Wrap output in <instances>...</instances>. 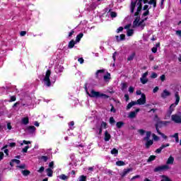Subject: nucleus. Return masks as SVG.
<instances>
[{"mask_svg":"<svg viewBox=\"0 0 181 181\" xmlns=\"http://www.w3.org/2000/svg\"><path fill=\"white\" fill-rule=\"evenodd\" d=\"M68 124L69 127V129H68V131H70V129L71 131H73V129H74V127H74V121L70 122L69 123H68Z\"/></svg>","mask_w":181,"mask_h":181,"instance_id":"29","label":"nucleus"},{"mask_svg":"<svg viewBox=\"0 0 181 181\" xmlns=\"http://www.w3.org/2000/svg\"><path fill=\"white\" fill-rule=\"evenodd\" d=\"M110 153L112 155H118V150L115 148L111 150Z\"/></svg>","mask_w":181,"mask_h":181,"instance_id":"36","label":"nucleus"},{"mask_svg":"<svg viewBox=\"0 0 181 181\" xmlns=\"http://www.w3.org/2000/svg\"><path fill=\"white\" fill-rule=\"evenodd\" d=\"M136 16L134 21L136 22H139V21H141V16H139V14L138 16Z\"/></svg>","mask_w":181,"mask_h":181,"instance_id":"56","label":"nucleus"},{"mask_svg":"<svg viewBox=\"0 0 181 181\" xmlns=\"http://www.w3.org/2000/svg\"><path fill=\"white\" fill-rule=\"evenodd\" d=\"M148 4L153 5V7L156 8V0H150L148 1Z\"/></svg>","mask_w":181,"mask_h":181,"instance_id":"37","label":"nucleus"},{"mask_svg":"<svg viewBox=\"0 0 181 181\" xmlns=\"http://www.w3.org/2000/svg\"><path fill=\"white\" fill-rule=\"evenodd\" d=\"M132 28H139V21H134Z\"/></svg>","mask_w":181,"mask_h":181,"instance_id":"38","label":"nucleus"},{"mask_svg":"<svg viewBox=\"0 0 181 181\" xmlns=\"http://www.w3.org/2000/svg\"><path fill=\"white\" fill-rule=\"evenodd\" d=\"M152 136L154 141H158L159 139V136H156L155 134H153Z\"/></svg>","mask_w":181,"mask_h":181,"instance_id":"60","label":"nucleus"},{"mask_svg":"<svg viewBox=\"0 0 181 181\" xmlns=\"http://www.w3.org/2000/svg\"><path fill=\"white\" fill-rule=\"evenodd\" d=\"M21 173H22L23 176H29V175H30V170H21Z\"/></svg>","mask_w":181,"mask_h":181,"instance_id":"24","label":"nucleus"},{"mask_svg":"<svg viewBox=\"0 0 181 181\" xmlns=\"http://www.w3.org/2000/svg\"><path fill=\"white\" fill-rule=\"evenodd\" d=\"M121 87H122V90H125L126 88H127L128 85H127V83H122L121 84Z\"/></svg>","mask_w":181,"mask_h":181,"instance_id":"49","label":"nucleus"},{"mask_svg":"<svg viewBox=\"0 0 181 181\" xmlns=\"http://www.w3.org/2000/svg\"><path fill=\"white\" fill-rule=\"evenodd\" d=\"M40 160H43V162H46L47 160H49V157H47V156H42Z\"/></svg>","mask_w":181,"mask_h":181,"instance_id":"43","label":"nucleus"},{"mask_svg":"<svg viewBox=\"0 0 181 181\" xmlns=\"http://www.w3.org/2000/svg\"><path fill=\"white\" fill-rule=\"evenodd\" d=\"M111 139V134L108 133V131H105V142H108Z\"/></svg>","mask_w":181,"mask_h":181,"instance_id":"17","label":"nucleus"},{"mask_svg":"<svg viewBox=\"0 0 181 181\" xmlns=\"http://www.w3.org/2000/svg\"><path fill=\"white\" fill-rule=\"evenodd\" d=\"M158 47H159V43H157L156 45V47L151 49V51L153 52V53H156V52H158Z\"/></svg>","mask_w":181,"mask_h":181,"instance_id":"33","label":"nucleus"},{"mask_svg":"<svg viewBox=\"0 0 181 181\" xmlns=\"http://www.w3.org/2000/svg\"><path fill=\"white\" fill-rule=\"evenodd\" d=\"M132 170H133L132 168H124L123 170V172L120 175L122 177H125V176H127V175H128V173H129V172H132Z\"/></svg>","mask_w":181,"mask_h":181,"instance_id":"6","label":"nucleus"},{"mask_svg":"<svg viewBox=\"0 0 181 181\" xmlns=\"http://www.w3.org/2000/svg\"><path fill=\"white\" fill-rule=\"evenodd\" d=\"M169 169H170V167L168 164L159 166V172H162L163 170H169Z\"/></svg>","mask_w":181,"mask_h":181,"instance_id":"8","label":"nucleus"},{"mask_svg":"<svg viewBox=\"0 0 181 181\" xmlns=\"http://www.w3.org/2000/svg\"><path fill=\"white\" fill-rule=\"evenodd\" d=\"M155 159H156V156H150L148 159L147 160L148 163L153 162V160H155Z\"/></svg>","mask_w":181,"mask_h":181,"instance_id":"30","label":"nucleus"},{"mask_svg":"<svg viewBox=\"0 0 181 181\" xmlns=\"http://www.w3.org/2000/svg\"><path fill=\"white\" fill-rule=\"evenodd\" d=\"M156 77H158V74L155 73V72H153L151 74V78H156Z\"/></svg>","mask_w":181,"mask_h":181,"instance_id":"55","label":"nucleus"},{"mask_svg":"<svg viewBox=\"0 0 181 181\" xmlns=\"http://www.w3.org/2000/svg\"><path fill=\"white\" fill-rule=\"evenodd\" d=\"M124 125H125V123L124 122H117L116 123V127L117 128H118V129H121V128H122Z\"/></svg>","mask_w":181,"mask_h":181,"instance_id":"22","label":"nucleus"},{"mask_svg":"<svg viewBox=\"0 0 181 181\" xmlns=\"http://www.w3.org/2000/svg\"><path fill=\"white\" fill-rule=\"evenodd\" d=\"M79 181H87V176L86 175L79 176Z\"/></svg>","mask_w":181,"mask_h":181,"instance_id":"45","label":"nucleus"},{"mask_svg":"<svg viewBox=\"0 0 181 181\" xmlns=\"http://www.w3.org/2000/svg\"><path fill=\"white\" fill-rule=\"evenodd\" d=\"M116 165L117 166H124L125 163L124 161L119 160L116 162Z\"/></svg>","mask_w":181,"mask_h":181,"instance_id":"35","label":"nucleus"},{"mask_svg":"<svg viewBox=\"0 0 181 181\" xmlns=\"http://www.w3.org/2000/svg\"><path fill=\"white\" fill-rule=\"evenodd\" d=\"M151 134H152V132H146V136L144 138V141H148L149 138H151Z\"/></svg>","mask_w":181,"mask_h":181,"instance_id":"26","label":"nucleus"},{"mask_svg":"<svg viewBox=\"0 0 181 181\" xmlns=\"http://www.w3.org/2000/svg\"><path fill=\"white\" fill-rule=\"evenodd\" d=\"M171 119L173 122H175V124H181V117L177 114L173 115Z\"/></svg>","mask_w":181,"mask_h":181,"instance_id":"5","label":"nucleus"},{"mask_svg":"<svg viewBox=\"0 0 181 181\" xmlns=\"http://www.w3.org/2000/svg\"><path fill=\"white\" fill-rule=\"evenodd\" d=\"M89 97L91 98H100L101 97V93L98 91H95L94 89H92Z\"/></svg>","mask_w":181,"mask_h":181,"instance_id":"4","label":"nucleus"},{"mask_svg":"<svg viewBox=\"0 0 181 181\" xmlns=\"http://www.w3.org/2000/svg\"><path fill=\"white\" fill-rule=\"evenodd\" d=\"M16 100V95H11L10 96V100L8 103H13Z\"/></svg>","mask_w":181,"mask_h":181,"instance_id":"42","label":"nucleus"},{"mask_svg":"<svg viewBox=\"0 0 181 181\" xmlns=\"http://www.w3.org/2000/svg\"><path fill=\"white\" fill-rule=\"evenodd\" d=\"M134 105H136V101H132L130 102L127 106V110H131Z\"/></svg>","mask_w":181,"mask_h":181,"instance_id":"21","label":"nucleus"},{"mask_svg":"<svg viewBox=\"0 0 181 181\" xmlns=\"http://www.w3.org/2000/svg\"><path fill=\"white\" fill-rule=\"evenodd\" d=\"M12 162H14V163H16L17 165H19V163H21V161L18 159H12Z\"/></svg>","mask_w":181,"mask_h":181,"instance_id":"63","label":"nucleus"},{"mask_svg":"<svg viewBox=\"0 0 181 181\" xmlns=\"http://www.w3.org/2000/svg\"><path fill=\"white\" fill-rule=\"evenodd\" d=\"M49 167L51 168V169H54V163L53 161L50 162L49 164Z\"/></svg>","mask_w":181,"mask_h":181,"instance_id":"62","label":"nucleus"},{"mask_svg":"<svg viewBox=\"0 0 181 181\" xmlns=\"http://www.w3.org/2000/svg\"><path fill=\"white\" fill-rule=\"evenodd\" d=\"M103 79L105 81H108V80H111V74L107 72V74L103 76Z\"/></svg>","mask_w":181,"mask_h":181,"instance_id":"25","label":"nucleus"},{"mask_svg":"<svg viewBox=\"0 0 181 181\" xmlns=\"http://www.w3.org/2000/svg\"><path fill=\"white\" fill-rule=\"evenodd\" d=\"M59 179H62V180H67L69 179V177L67 175L62 174L59 176Z\"/></svg>","mask_w":181,"mask_h":181,"instance_id":"39","label":"nucleus"},{"mask_svg":"<svg viewBox=\"0 0 181 181\" xmlns=\"http://www.w3.org/2000/svg\"><path fill=\"white\" fill-rule=\"evenodd\" d=\"M100 128H104V129H107V122H102L100 124Z\"/></svg>","mask_w":181,"mask_h":181,"instance_id":"47","label":"nucleus"},{"mask_svg":"<svg viewBox=\"0 0 181 181\" xmlns=\"http://www.w3.org/2000/svg\"><path fill=\"white\" fill-rule=\"evenodd\" d=\"M26 131H28L29 134H33V132L36 131V127L35 126H29L26 128Z\"/></svg>","mask_w":181,"mask_h":181,"instance_id":"11","label":"nucleus"},{"mask_svg":"<svg viewBox=\"0 0 181 181\" xmlns=\"http://www.w3.org/2000/svg\"><path fill=\"white\" fill-rule=\"evenodd\" d=\"M100 97H103L105 100H107V98H110V96H108V95L104 93H100Z\"/></svg>","mask_w":181,"mask_h":181,"instance_id":"52","label":"nucleus"},{"mask_svg":"<svg viewBox=\"0 0 181 181\" xmlns=\"http://www.w3.org/2000/svg\"><path fill=\"white\" fill-rule=\"evenodd\" d=\"M146 142V148L149 149L151 148V145H153V140H145Z\"/></svg>","mask_w":181,"mask_h":181,"instance_id":"15","label":"nucleus"},{"mask_svg":"<svg viewBox=\"0 0 181 181\" xmlns=\"http://www.w3.org/2000/svg\"><path fill=\"white\" fill-rule=\"evenodd\" d=\"M110 107H112L110 109L111 112H117V110H115V107H114V105L112 104L110 105Z\"/></svg>","mask_w":181,"mask_h":181,"instance_id":"53","label":"nucleus"},{"mask_svg":"<svg viewBox=\"0 0 181 181\" xmlns=\"http://www.w3.org/2000/svg\"><path fill=\"white\" fill-rule=\"evenodd\" d=\"M51 74H52V71L50 69H48L46 71L45 76L44 78V83H45V85L47 86V87H50V86H52V82L50 81Z\"/></svg>","mask_w":181,"mask_h":181,"instance_id":"1","label":"nucleus"},{"mask_svg":"<svg viewBox=\"0 0 181 181\" xmlns=\"http://www.w3.org/2000/svg\"><path fill=\"white\" fill-rule=\"evenodd\" d=\"M29 146H26L25 148L22 149L23 153H28V149H29Z\"/></svg>","mask_w":181,"mask_h":181,"instance_id":"48","label":"nucleus"},{"mask_svg":"<svg viewBox=\"0 0 181 181\" xmlns=\"http://www.w3.org/2000/svg\"><path fill=\"white\" fill-rule=\"evenodd\" d=\"M142 1L143 0H136L135 1L131 2V6H130L131 13H134L135 11V7L136 6V4L139 8H142Z\"/></svg>","mask_w":181,"mask_h":181,"instance_id":"2","label":"nucleus"},{"mask_svg":"<svg viewBox=\"0 0 181 181\" xmlns=\"http://www.w3.org/2000/svg\"><path fill=\"white\" fill-rule=\"evenodd\" d=\"M127 36H132L134 35V30L133 29H129L127 30Z\"/></svg>","mask_w":181,"mask_h":181,"instance_id":"40","label":"nucleus"},{"mask_svg":"<svg viewBox=\"0 0 181 181\" xmlns=\"http://www.w3.org/2000/svg\"><path fill=\"white\" fill-rule=\"evenodd\" d=\"M177 105V104H176L175 103L170 105L169 111H168L170 115L175 111V108H176Z\"/></svg>","mask_w":181,"mask_h":181,"instance_id":"10","label":"nucleus"},{"mask_svg":"<svg viewBox=\"0 0 181 181\" xmlns=\"http://www.w3.org/2000/svg\"><path fill=\"white\" fill-rule=\"evenodd\" d=\"M142 11V7H137L136 11L134 13V16H138L139 13Z\"/></svg>","mask_w":181,"mask_h":181,"instance_id":"32","label":"nucleus"},{"mask_svg":"<svg viewBox=\"0 0 181 181\" xmlns=\"http://www.w3.org/2000/svg\"><path fill=\"white\" fill-rule=\"evenodd\" d=\"M140 81L141 83H142L143 84H146V83H148V78H140Z\"/></svg>","mask_w":181,"mask_h":181,"instance_id":"41","label":"nucleus"},{"mask_svg":"<svg viewBox=\"0 0 181 181\" xmlns=\"http://www.w3.org/2000/svg\"><path fill=\"white\" fill-rule=\"evenodd\" d=\"M46 172H47V175L49 177H52L53 176V170H52V168H47Z\"/></svg>","mask_w":181,"mask_h":181,"instance_id":"18","label":"nucleus"},{"mask_svg":"<svg viewBox=\"0 0 181 181\" xmlns=\"http://www.w3.org/2000/svg\"><path fill=\"white\" fill-rule=\"evenodd\" d=\"M134 91H135V88L134 87H132V86H130L129 88V93H134Z\"/></svg>","mask_w":181,"mask_h":181,"instance_id":"57","label":"nucleus"},{"mask_svg":"<svg viewBox=\"0 0 181 181\" xmlns=\"http://www.w3.org/2000/svg\"><path fill=\"white\" fill-rule=\"evenodd\" d=\"M140 109L137 108L135 110V111L130 112L129 114V118H135L136 117V113L139 112Z\"/></svg>","mask_w":181,"mask_h":181,"instance_id":"7","label":"nucleus"},{"mask_svg":"<svg viewBox=\"0 0 181 181\" xmlns=\"http://www.w3.org/2000/svg\"><path fill=\"white\" fill-rule=\"evenodd\" d=\"M8 148V145L4 146L1 148V151H4V153H6V156H9V150L8 148Z\"/></svg>","mask_w":181,"mask_h":181,"instance_id":"23","label":"nucleus"},{"mask_svg":"<svg viewBox=\"0 0 181 181\" xmlns=\"http://www.w3.org/2000/svg\"><path fill=\"white\" fill-rule=\"evenodd\" d=\"M76 44H77V42L74 40H71V41H69V42L68 44V48L69 49H73V47H74V46Z\"/></svg>","mask_w":181,"mask_h":181,"instance_id":"13","label":"nucleus"},{"mask_svg":"<svg viewBox=\"0 0 181 181\" xmlns=\"http://www.w3.org/2000/svg\"><path fill=\"white\" fill-rule=\"evenodd\" d=\"M103 73H105V69H100V70H98L95 73V77L96 78H100L99 76H98V74H103Z\"/></svg>","mask_w":181,"mask_h":181,"instance_id":"27","label":"nucleus"},{"mask_svg":"<svg viewBox=\"0 0 181 181\" xmlns=\"http://www.w3.org/2000/svg\"><path fill=\"white\" fill-rule=\"evenodd\" d=\"M156 119H157V122L156 124V129L158 134H159V116H158V115H156L154 117V121H156Z\"/></svg>","mask_w":181,"mask_h":181,"instance_id":"9","label":"nucleus"},{"mask_svg":"<svg viewBox=\"0 0 181 181\" xmlns=\"http://www.w3.org/2000/svg\"><path fill=\"white\" fill-rule=\"evenodd\" d=\"M138 132L140 134V135H145V130L144 129H139Z\"/></svg>","mask_w":181,"mask_h":181,"instance_id":"58","label":"nucleus"},{"mask_svg":"<svg viewBox=\"0 0 181 181\" xmlns=\"http://www.w3.org/2000/svg\"><path fill=\"white\" fill-rule=\"evenodd\" d=\"M135 56H136V53L132 52L128 57H127V62H132L134 59L135 58Z\"/></svg>","mask_w":181,"mask_h":181,"instance_id":"19","label":"nucleus"},{"mask_svg":"<svg viewBox=\"0 0 181 181\" xmlns=\"http://www.w3.org/2000/svg\"><path fill=\"white\" fill-rule=\"evenodd\" d=\"M38 173H43L45 172V167L41 166L40 169L37 170Z\"/></svg>","mask_w":181,"mask_h":181,"instance_id":"51","label":"nucleus"},{"mask_svg":"<svg viewBox=\"0 0 181 181\" xmlns=\"http://www.w3.org/2000/svg\"><path fill=\"white\" fill-rule=\"evenodd\" d=\"M122 30H124V27H119L117 29V33H119V32H122Z\"/></svg>","mask_w":181,"mask_h":181,"instance_id":"61","label":"nucleus"},{"mask_svg":"<svg viewBox=\"0 0 181 181\" xmlns=\"http://www.w3.org/2000/svg\"><path fill=\"white\" fill-rule=\"evenodd\" d=\"M109 122L111 125H114L115 124V119L112 117H110Z\"/></svg>","mask_w":181,"mask_h":181,"instance_id":"46","label":"nucleus"},{"mask_svg":"<svg viewBox=\"0 0 181 181\" xmlns=\"http://www.w3.org/2000/svg\"><path fill=\"white\" fill-rule=\"evenodd\" d=\"M169 145H170L169 144H163L159 148V152L160 153L162 151V149H165V148H168Z\"/></svg>","mask_w":181,"mask_h":181,"instance_id":"34","label":"nucleus"},{"mask_svg":"<svg viewBox=\"0 0 181 181\" xmlns=\"http://www.w3.org/2000/svg\"><path fill=\"white\" fill-rule=\"evenodd\" d=\"M84 36V34L83 33H79L76 38L75 42L76 43H78L80 42V40H81V38Z\"/></svg>","mask_w":181,"mask_h":181,"instance_id":"20","label":"nucleus"},{"mask_svg":"<svg viewBox=\"0 0 181 181\" xmlns=\"http://www.w3.org/2000/svg\"><path fill=\"white\" fill-rule=\"evenodd\" d=\"M173 162H175V158L170 156L166 161V165H173Z\"/></svg>","mask_w":181,"mask_h":181,"instance_id":"14","label":"nucleus"},{"mask_svg":"<svg viewBox=\"0 0 181 181\" xmlns=\"http://www.w3.org/2000/svg\"><path fill=\"white\" fill-rule=\"evenodd\" d=\"M161 180L160 181H171L168 176L162 175L161 176Z\"/></svg>","mask_w":181,"mask_h":181,"instance_id":"44","label":"nucleus"},{"mask_svg":"<svg viewBox=\"0 0 181 181\" xmlns=\"http://www.w3.org/2000/svg\"><path fill=\"white\" fill-rule=\"evenodd\" d=\"M22 123L24 125H28L29 124V117H26L22 119Z\"/></svg>","mask_w":181,"mask_h":181,"instance_id":"28","label":"nucleus"},{"mask_svg":"<svg viewBox=\"0 0 181 181\" xmlns=\"http://www.w3.org/2000/svg\"><path fill=\"white\" fill-rule=\"evenodd\" d=\"M175 103L178 105L180 101V96L179 95V92H175Z\"/></svg>","mask_w":181,"mask_h":181,"instance_id":"16","label":"nucleus"},{"mask_svg":"<svg viewBox=\"0 0 181 181\" xmlns=\"http://www.w3.org/2000/svg\"><path fill=\"white\" fill-rule=\"evenodd\" d=\"M16 168H18V169H26V165L23 164V165H17Z\"/></svg>","mask_w":181,"mask_h":181,"instance_id":"50","label":"nucleus"},{"mask_svg":"<svg viewBox=\"0 0 181 181\" xmlns=\"http://www.w3.org/2000/svg\"><path fill=\"white\" fill-rule=\"evenodd\" d=\"M170 95V92H169L168 90H164L163 92L161 93L162 98H167Z\"/></svg>","mask_w":181,"mask_h":181,"instance_id":"12","label":"nucleus"},{"mask_svg":"<svg viewBox=\"0 0 181 181\" xmlns=\"http://www.w3.org/2000/svg\"><path fill=\"white\" fill-rule=\"evenodd\" d=\"M168 124H169V122L167 121H160L159 122V125L160 127H166V125H168Z\"/></svg>","mask_w":181,"mask_h":181,"instance_id":"31","label":"nucleus"},{"mask_svg":"<svg viewBox=\"0 0 181 181\" xmlns=\"http://www.w3.org/2000/svg\"><path fill=\"white\" fill-rule=\"evenodd\" d=\"M110 16L111 18H117V13H115V11L110 12Z\"/></svg>","mask_w":181,"mask_h":181,"instance_id":"54","label":"nucleus"},{"mask_svg":"<svg viewBox=\"0 0 181 181\" xmlns=\"http://www.w3.org/2000/svg\"><path fill=\"white\" fill-rule=\"evenodd\" d=\"M120 40H125V34L120 35Z\"/></svg>","mask_w":181,"mask_h":181,"instance_id":"64","label":"nucleus"},{"mask_svg":"<svg viewBox=\"0 0 181 181\" xmlns=\"http://www.w3.org/2000/svg\"><path fill=\"white\" fill-rule=\"evenodd\" d=\"M160 80L161 81H165L166 80V76L163 74L161 76H160Z\"/></svg>","mask_w":181,"mask_h":181,"instance_id":"59","label":"nucleus"},{"mask_svg":"<svg viewBox=\"0 0 181 181\" xmlns=\"http://www.w3.org/2000/svg\"><path fill=\"white\" fill-rule=\"evenodd\" d=\"M139 105H144L146 103V95L144 93L141 94V98L136 102Z\"/></svg>","mask_w":181,"mask_h":181,"instance_id":"3","label":"nucleus"}]
</instances>
